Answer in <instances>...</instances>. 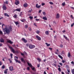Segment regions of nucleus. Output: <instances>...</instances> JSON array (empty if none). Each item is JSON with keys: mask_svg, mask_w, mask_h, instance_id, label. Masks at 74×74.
I'll return each instance as SVG.
<instances>
[{"mask_svg": "<svg viewBox=\"0 0 74 74\" xmlns=\"http://www.w3.org/2000/svg\"><path fill=\"white\" fill-rule=\"evenodd\" d=\"M63 36H64V38H65V39H66V40H69V38H67V37L65 35H64Z\"/></svg>", "mask_w": 74, "mask_h": 74, "instance_id": "nucleus-21", "label": "nucleus"}, {"mask_svg": "<svg viewBox=\"0 0 74 74\" xmlns=\"http://www.w3.org/2000/svg\"><path fill=\"white\" fill-rule=\"evenodd\" d=\"M0 34H3V32L1 30H0Z\"/></svg>", "mask_w": 74, "mask_h": 74, "instance_id": "nucleus-37", "label": "nucleus"}, {"mask_svg": "<svg viewBox=\"0 0 74 74\" xmlns=\"http://www.w3.org/2000/svg\"><path fill=\"white\" fill-rule=\"evenodd\" d=\"M59 64L60 65H61V66H63V64H62V63H60Z\"/></svg>", "mask_w": 74, "mask_h": 74, "instance_id": "nucleus-54", "label": "nucleus"}, {"mask_svg": "<svg viewBox=\"0 0 74 74\" xmlns=\"http://www.w3.org/2000/svg\"><path fill=\"white\" fill-rule=\"evenodd\" d=\"M12 28L11 27H6L5 28L3 29L4 32H5L7 34H9L10 33V32L12 31Z\"/></svg>", "mask_w": 74, "mask_h": 74, "instance_id": "nucleus-1", "label": "nucleus"}, {"mask_svg": "<svg viewBox=\"0 0 74 74\" xmlns=\"http://www.w3.org/2000/svg\"><path fill=\"white\" fill-rule=\"evenodd\" d=\"M3 45V44L0 43V47H1Z\"/></svg>", "mask_w": 74, "mask_h": 74, "instance_id": "nucleus-58", "label": "nucleus"}, {"mask_svg": "<svg viewBox=\"0 0 74 74\" xmlns=\"http://www.w3.org/2000/svg\"><path fill=\"white\" fill-rule=\"evenodd\" d=\"M46 44L47 45V47H49L50 45V44H48L47 43H46Z\"/></svg>", "mask_w": 74, "mask_h": 74, "instance_id": "nucleus-30", "label": "nucleus"}, {"mask_svg": "<svg viewBox=\"0 0 74 74\" xmlns=\"http://www.w3.org/2000/svg\"><path fill=\"white\" fill-rule=\"evenodd\" d=\"M63 45H60V47H61V48H63Z\"/></svg>", "mask_w": 74, "mask_h": 74, "instance_id": "nucleus-52", "label": "nucleus"}, {"mask_svg": "<svg viewBox=\"0 0 74 74\" xmlns=\"http://www.w3.org/2000/svg\"><path fill=\"white\" fill-rule=\"evenodd\" d=\"M67 71H68V73H70V70H69V69H68L67 70Z\"/></svg>", "mask_w": 74, "mask_h": 74, "instance_id": "nucleus-62", "label": "nucleus"}, {"mask_svg": "<svg viewBox=\"0 0 74 74\" xmlns=\"http://www.w3.org/2000/svg\"><path fill=\"white\" fill-rule=\"evenodd\" d=\"M21 60L22 62H23V63H25L26 62H25V60H24L23 58H21Z\"/></svg>", "mask_w": 74, "mask_h": 74, "instance_id": "nucleus-12", "label": "nucleus"}, {"mask_svg": "<svg viewBox=\"0 0 74 74\" xmlns=\"http://www.w3.org/2000/svg\"><path fill=\"white\" fill-rule=\"evenodd\" d=\"M5 3H6V4H8V1H6Z\"/></svg>", "mask_w": 74, "mask_h": 74, "instance_id": "nucleus-53", "label": "nucleus"}, {"mask_svg": "<svg viewBox=\"0 0 74 74\" xmlns=\"http://www.w3.org/2000/svg\"><path fill=\"white\" fill-rule=\"evenodd\" d=\"M1 42H4V40L3 38H1L0 39Z\"/></svg>", "mask_w": 74, "mask_h": 74, "instance_id": "nucleus-10", "label": "nucleus"}, {"mask_svg": "<svg viewBox=\"0 0 74 74\" xmlns=\"http://www.w3.org/2000/svg\"><path fill=\"white\" fill-rule=\"evenodd\" d=\"M60 16V15H59V14H57L56 15V18H59Z\"/></svg>", "mask_w": 74, "mask_h": 74, "instance_id": "nucleus-18", "label": "nucleus"}, {"mask_svg": "<svg viewBox=\"0 0 74 74\" xmlns=\"http://www.w3.org/2000/svg\"><path fill=\"white\" fill-rule=\"evenodd\" d=\"M27 64L30 67H33V66H32V64H30L29 63L27 62Z\"/></svg>", "mask_w": 74, "mask_h": 74, "instance_id": "nucleus-14", "label": "nucleus"}, {"mask_svg": "<svg viewBox=\"0 0 74 74\" xmlns=\"http://www.w3.org/2000/svg\"><path fill=\"white\" fill-rule=\"evenodd\" d=\"M32 69L34 71H36V69H35V68L34 67L32 68Z\"/></svg>", "mask_w": 74, "mask_h": 74, "instance_id": "nucleus-22", "label": "nucleus"}, {"mask_svg": "<svg viewBox=\"0 0 74 74\" xmlns=\"http://www.w3.org/2000/svg\"><path fill=\"white\" fill-rule=\"evenodd\" d=\"M71 72L73 74H74V69L71 70Z\"/></svg>", "mask_w": 74, "mask_h": 74, "instance_id": "nucleus-29", "label": "nucleus"}, {"mask_svg": "<svg viewBox=\"0 0 74 74\" xmlns=\"http://www.w3.org/2000/svg\"><path fill=\"white\" fill-rule=\"evenodd\" d=\"M41 11H42L41 10H39V13H41Z\"/></svg>", "mask_w": 74, "mask_h": 74, "instance_id": "nucleus-56", "label": "nucleus"}, {"mask_svg": "<svg viewBox=\"0 0 74 74\" xmlns=\"http://www.w3.org/2000/svg\"><path fill=\"white\" fill-rule=\"evenodd\" d=\"M62 62L64 63L65 62H66V60H62Z\"/></svg>", "mask_w": 74, "mask_h": 74, "instance_id": "nucleus-43", "label": "nucleus"}, {"mask_svg": "<svg viewBox=\"0 0 74 74\" xmlns=\"http://www.w3.org/2000/svg\"><path fill=\"white\" fill-rule=\"evenodd\" d=\"M29 47L30 49H33V48H35V46L34 45H32V44H29Z\"/></svg>", "mask_w": 74, "mask_h": 74, "instance_id": "nucleus-2", "label": "nucleus"}, {"mask_svg": "<svg viewBox=\"0 0 74 74\" xmlns=\"http://www.w3.org/2000/svg\"><path fill=\"white\" fill-rule=\"evenodd\" d=\"M65 4H66L65 2H64L62 3V5L63 6H64V5H65Z\"/></svg>", "mask_w": 74, "mask_h": 74, "instance_id": "nucleus-31", "label": "nucleus"}, {"mask_svg": "<svg viewBox=\"0 0 74 74\" xmlns=\"http://www.w3.org/2000/svg\"><path fill=\"white\" fill-rule=\"evenodd\" d=\"M22 40L24 42H25V43H26V42H27V40H26L25 38H22Z\"/></svg>", "mask_w": 74, "mask_h": 74, "instance_id": "nucleus-5", "label": "nucleus"}, {"mask_svg": "<svg viewBox=\"0 0 74 74\" xmlns=\"http://www.w3.org/2000/svg\"><path fill=\"white\" fill-rule=\"evenodd\" d=\"M21 55H22L23 56H24V53H21Z\"/></svg>", "mask_w": 74, "mask_h": 74, "instance_id": "nucleus-60", "label": "nucleus"}, {"mask_svg": "<svg viewBox=\"0 0 74 74\" xmlns=\"http://www.w3.org/2000/svg\"><path fill=\"white\" fill-rule=\"evenodd\" d=\"M53 23H55V24H56V22L54 21H53Z\"/></svg>", "mask_w": 74, "mask_h": 74, "instance_id": "nucleus-57", "label": "nucleus"}, {"mask_svg": "<svg viewBox=\"0 0 74 74\" xmlns=\"http://www.w3.org/2000/svg\"><path fill=\"white\" fill-rule=\"evenodd\" d=\"M42 19L45 21H47V17L46 16L43 17Z\"/></svg>", "mask_w": 74, "mask_h": 74, "instance_id": "nucleus-13", "label": "nucleus"}, {"mask_svg": "<svg viewBox=\"0 0 74 74\" xmlns=\"http://www.w3.org/2000/svg\"><path fill=\"white\" fill-rule=\"evenodd\" d=\"M29 44L27 43L26 45V46L27 47H28V46H29Z\"/></svg>", "mask_w": 74, "mask_h": 74, "instance_id": "nucleus-55", "label": "nucleus"}, {"mask_svg": "<svg viewBox=\"0 0 74 74\" xmlns=\"http://www.w3.org/2000/svg\"><path fill=\"white\" fill-rule=\"evenodd\" d=\"M7 42H9L10 44H13V42L12 41H11L10 40H7Z\"/></svg>", "mask_w": 74, "mask_h": 74, "instance_id": "nucleus-8", "label": "nucleus"}, {"mask_svg": "<svg viewBox=\"0 0 74 74\" xmlns=\"http://www.w3.org/2000/svg\"><path fill=\"white\" fill-rule=\"evenodd\" d=\"M4 73L5 74H7V71H6V70H5Z\"/></svg>", "mask_w": 74, "mask_h": 74, "instance_id": "nucleus-38", "label": "nucleus"}, {"mask_svg": "<svg viewBox=\"0 0 74 74\" xmlns=\"http://www.w3.org/2000/svg\"><path fill=\"white\" fill-rule=\"evenodd\" d=\"M23 6L24 7L26 8V7L28 6V4H27V3H25L23 5Z\"/></svg>", "mask_w": 74, "mask_h": 74, "instance_id": "nucleus-7", "label": "nucleus"}, {"mask_svg": "<svg viewBox=\"0 0 74 74\" xmlns=\"http://www.w3.org/2000/svg\"><path fill=\"white\" fill-rule=\"evenodd\" d=\"M53 64L54 66H55V67H56V66H57L56 64Z\"/></svg>", "mask_w": 74, "mask_h": 74, "instance_id": "nucleus-61", "label": "nucleus"}, {"mask_svg": "<svg viewBox=\"0 0 74 74\" xmlns=\"http://www.w3.org/2000/svg\"><path fill=\"white\" fill-rule=\"evenodd\" d=\"M43 15L44 16H45L46 15V13H45V12H43Z\"/></svg>", "mask_w": 74, "mask_h": 74, "instance_id": "nucleus-34", "label": "nucleus"}, {"mask_svg": "<svg viewBox=\"0 0 74 74\" xmlns=\"http://www.w3.org/2000/svg\"><path fill=\"white\" fill-rule=\"evenodd\" d=\"M32 10L31 8L29 9L28 12H32Z\"/></svg>", "mask_w": 74, "mask_h": 74, "instance_id": "nucleus-35", "label": "nucleus"}, {"mask_svg": "<svg viewBox=\"0 0 74 74\" xmlns=\"http://www.w3.org/2000/svg\"><path fill=\"white\" fill-rule=\"evenodd\" d=\"M23 15V14H22V12H21L19 14V16H22Z\"/></svg>", "mask_w": 74, "mask_h": 74, "instance_id": "nucleus-33", "label": "nucleus"}, {"mask_svg": "<svg viewBox=\"0 0 74 74\" xmlns=\"http://www.w3.org/2000/svg\"><path fill=\"white\" fill-rule=\"evenodd\" d=\"M58 71H60V72H61V69H60V68H58Z\"/></svg>", "mask_w": 74, "mask_h": 74, "instance_id": "nucleus-42", "label": "nucleus"}, {"mask_svg": "<svg viewBox=\"0 0 74 74\" xmlns=\"http://www.w3.org/2000/svg\"><path fill=\"white\" fill-rule=\"evenodd\" d=\"M68 56L69 57V58H70V57H71V55H70V53H69L68 55Z\"/></svg>", "mask_w": 74, "mask_h": 74, "instance_id": "nucleus-25", "label": "nucleus"}, {"mask_svg": "<svg viewBox=\"0 0 74 74\" xmlns=\"http://www.w3.org/2000/svg\"><path fill=\"white\" fill-rule=\"evenodd\" d=\"M19 4V1L16 0L15 2V4H16V5H18Z\"/></svg>", "mask_w": 74, "mask_h": 74, "instance_id": "nucleus-6", "label": "nucleus"}, {"mask_svg": "<svg viewBox=\"0 0 74 74\" xmlns=\"http://www.w3.org/2000/svg\"><path fill=\"white\" fill-rule=\"evenodd\" d=\"M3 10H7V7H6V6H5V5H3Z\"/></svg>", "mask_w": 74, "mask_h": 74, "instance_id": "nucleus-4", "label": "nucleus"}, {"mask_svg": "<svg viewBox=\"0 0 74 74\" xmlns=\"http://www.w3.org/2000/svg\"><path fill=\"white\" fill-rule=\"evenodd\" d=\"M58 56L59 57H60V58L61 59H63V57L62 56H61V55H58Z\"/></svg>", "mask_w": 74, "mask_h": 74, "instance_id": "nucleus-19", "label": "nucleus"}, {"mask_svg": "<svg viewBox=\"0 0 74 74\" xmlns=\"http://www.w3.org/2000/svg\"><path fill=\"white\" fill-rule=\"evenodd\" d=\"M49 3L50 4H51V5L53 4V2H49Z\"/></svg>", "mask_w": 74, "mask_h": 74, "instance_id": "nucleus-46", "label": "nucleus"}, {"mask_svg": "<svg viewBox=\"0 0 74 74\" xmlns=\"http://www.w3.org/2000/svg\"><path fill=\"white\" fill-rule=\"evenodd\" d=\"M44 74H47V73H46V72L45 71L44 72Z\"/></svg>", "mask_w": 74, "mask_h": 74, "instance_id": "nucleus-64", "label": "nucleus"}, {"mask_svg": "<svg viewBox=\"0 0 74 74\" xmlns=\"http://www.w3.org/2000/svg\"><path fill=\"white\" fill-rule=\"evenodd\" d=\"M62 53L63 55H65V53L64 51H62Z\"/></svg>", "mask_w": 74, "mask_h": 74, "instance_id": "nucleus-41", "label": "nucleus"}, {"mask_svg": "<svg viewBox=\"0 0 74 74\" xmlns=\"http://www.w3.org/2000/svg\"><path fill=\"white\" fill-rule=\"evenodd\" d=\"M45 33L46 35H48L49 34V32L48 31H46L45 32Z\"/></svg>", "mask_w": 74, "mask_h": 74, "instance_id": "nucleus-16", "label": "nucleus"}, {"mask_svg": "<svg viewBox=\"0 0 74 74\" xmlns=\"http://www.w3.org/2000/svg\"><path fill=\"white\" fill-rule=\"evenodd\" d=\"M27 70L29 71V70H30V67H27Z\"/></svg>", "mask_w": 74, "mask_h": 74, "instance_id": "nucleus-44", "label": "nucleus"}, {"mask_svg": "<svg viewBox=\"0 0 74 74\" xmlns=\"http://www.w3.org/2000/svg\"><path fill=\"white\" fill-rule=\"evenodd\" d=\"M16 11H21V10L20 9H16Z\"/></svg>", "mask_w": 74, "mask_h": 74, "instance_id": "nucleus-32", "label": "nucleus"}, {"mask_svg": "<svg viewBox=\"0 0 74 74\" xmlns=\"http://www.w3.org/2000/svg\"><path fill=\"white\" fill-rule=\"evenodd\" d=\"M23 53H24V55H25H25H27V53L25 51H24Z\"/></svg>", "mask_w": 74, "mask_h": 74, "instance_id": "nucleus-50", "label": "nucleus"}, {"mask_svg": "<svg viewBox=\"0 0 74 74\" xmlns=\"http://www.w3.org/2000/svg\"><path fill=\"white\" fill-rule=\"evenodd\" d=\"M41 5H42V6H43V5H45V3H41Z\"/></svg>", "mask_w": 74, "mask_h": 74, "instance_id": "nucleus-48", "label": "nucleus"}, {"mask_svg": "<svg viewBox=\"0 0 74 74\" xmlns=\"http://www.w3.org/2000/svg\"><path fill=\"white\" fill-rule=\"evenodd\" d=\"M71 18H73V15H71Z\"/></svg>", "mask_w": 74, "mask_h": 74, "instance_id": "nucleus-63", "label": "nucleus"}, {"mask_svg": "<svg viewBox=\"0 0 74 74\" xmlns=\"http://www.w3.org/2000/svg\"><path fill=\"white\" fill-rule=\"evenodd\" d=\"M40 30H37L36 31V32L37 34H39V33H40Z\"/></svg>", "mask_w": 74, "mask_h": 74, "instance_id": "nucleus-20", "label": "nucleus"}, {"mask_svg": "<svg viewBox=\"0 0 74 74\" xmlns=\"http://www.w3.org/2000/svg\"><path fill=\"white\" fill-rule=\"evenodd\" d=\"M71 64H73V65H74V62L72 61L71 62Z\"/></svg>", "mask_w": 74, "mask_h": 74, "instance_id": "nucleus-49", "label": "nucleus"}, {"mask_svg": "<svg viewBox=\"0 0 74 74\" xmlns=\"http://www.w3.org/2000/svg\"><path fill=\"white\" fill-rule=\"evenodd\" d=\"M28 29H29V31H30L32 30V29H31V27H29L28 28Z\"/></svg>", "mask_w": 74, "mask_h": 74, "instance_id": "nucleus-47", "label": "nucleus"}, {"mask_svg": "<svg viewBox=\"0 0 74 74\" xmlns=\"http://www.w3.org/2000/svg\"><path fill=\"white\" fill-rule=\"evenodd\" d=\"M13 17L14 18H17V15L16 14H15L14 15V16H13Z\"/></svg>", "mask_w": 74, "mask_h": 74, "instance_id": "nucleus-23", "label": "nucleus"}, {"mask_svg": "<svg viewBox=\"0 0 74 74\" xmlns=\"http://www.w3.org/2000/svg\"><path fill=\"white\" fill-rule=\"evenodd\" d=\"M74 23H73L71 25V27H73V26H74Z\"/></svg>", "mask_w": 74, "mask_h": 74, "instance_id": "nucleus-51", "label": "nucleus"}, {"mask_svg": "<svg viewBox=\"0 0 74 74\" xmlns=\"http://www.w3.org/2000/svg\"><path fill=\"white\" fill-rule=\"evenodd\" d=\"M4 15L5 16H8V17H9V15H8L7 14L5 13L4 14Z\"/></svg>", "mask_w": 74, "mask_h": 74, "instance_id": "nucleus-27", "label": "nucleus"}, {"mask_svg": "<svg viewBox=\"0 0 74 74\" xmlns=\"http://www.w3.org/2000/svg\"><path fill=\"white\" fill-rule=\"evenodd\" d=\"M29 18H30V19H33V16H30L29 17Z\"/></svg>", "mask_w": 74, "mask_h": 74, "instance_id": "nucleus-36", "label": "nucleus"}, {"mask_svg": "<svg viewBox=\"0 0 74 74\" xmlns=\"http://www.w3.org/2000/svg\"><path fill=\"white\" fill-rule=\"evenodd\" d=\"M36 38H37V39H38V40H39V41H40L41 39L40 37L37 35L36 36Z\"/></svg>", "mask_w": 74, "mask_h": 74, "instance_id": "nucleus-11", "label": "nucleus"}, {"mask_svg": "<svg viewBox=\"0 0 74 74\" xmlns=\"http://www.w3.org/2000/svg\"><path fill=\"white\" fill-rule=\"evenodd\" d=\"M37 60H38L39 62H41V59H40L39 58H37Z\"/></svg>", "mask_w": 74, "mask_h": 74, "instance_id": "nucleus-26", "label": "nucleus"}, {"mask_svg": "<svg viewBox=\"0 0 74 74\" xmlns=\"http://www.w3.org/2000/svg\"><path fill=\"white\" fill-rule=\"evenodd\" d=\"M14 60H15V61H16V63H18V60L17 59H14Z\"/></svg>", "mask_w": 74, "mask_h": 74, "instance_id": "nucleus-39", "label": "nucleus"}, {"mask_svg": "<svg viewBox=\"0 0 74 74\" xmlns=\"http://www.w3.org/2000/svg\"><path fill=\"white\" fill-rule=\"evenodd\" d=\"M27 27H28V25H25V29H27Z\"/></svg>", "mask_w": 74, "mask_h": 74, "instance_id": "nucleus-28", "label": "nucleus"}, {"mask_svg": "<svg viewBox=\"0 0 74 74\" xmlns=\"http://www.w3.org/2000/svg\"><path fill=\"white\" fill-rule=\"evenodd\" d=\"M36 7L37 8H40L41 7V5L38 6V4H36Z\"/></svg>", "mask_w": 74, "mask_h": 74, "instance_id": "nucleus-9", "label": "nucleus"}, {"mask_svg": "<svg viewBox=\"0 0 74 74\" xmlns=\"http://www.w3.org/2000/svg\"><path fill=\"white\" fill-rule=\"evenodd\" d=\"M21 21L22 22H24L26 21V20H25V19H23V20H21Z\"/></svg>", "mask_w": 74, "mask_h": 74, "instance_id": "nucleus-24", "label": "nucleus"}, {"mask_svg": "<svg viewBox=\"0 0 74 74\" xmlns=\"http://www.w3.org/2000/svg\"><path fill=\"white\" fill-rule=\"evenodd\" d=\"M14 23H15V24L16 26H17L18 25V24H19V23H18V21H17V22L14 21Z\"/></svg>", "mask_w": 74, "mask_h": 74, "instance_id": "nucleus-17", "label": "nucleus"}, {"mask_svg": "<svg viewBox=\"0 0 74 74\" xmlns=\"http://www.w3.org/2000/svg\"><path fill=\"white\" fill-rule=\"evenodd\" d=\"M8 60H9L10 63H12V61L11 60H10V59H9Z\"/></svg>", "mask_w": 74, "mask_h": 74, "instance_id": "nucleus-45", "label": "nucleus"}, {"mask_svg": "<svg viewBox=\"0 0 74 74\" xmlns=\"http://www.w3.org/2000/svg\"><path fill=\"white\" fill-rule=\"evenodd\" d=\"M34 25H35V26H37V25H36V23H34Z\"/></svg>", "mask_w": 74, "mask_h": 74, "instance_id": "nucleus-59", "label": "nucleus"}, {"mask_svg": "<svg viewBox=\"0 0 74 74\" xmlns=\"http://www.w3.org/2000/svg\"><path fill=\"white\" fill-rule=\"evenodd\" d=\"M2 69H4V68H5V66L4 65H3V66H1Z\"/></svg>", "mask_w": 74, "mask_h": 74, "instance_id": "nucleus-40", "label": "nucleus"}, {"mask_svg": "<svg viewBox=\"0 0 74 74\" xmlns=\"http://www.w3.org/2000/svg\"><path fill=\"white\" fill-rule=\"evenodd\" d=\"M9 69L10 71H12V70H13V67H12V66H10Z\"/></svg>", "mask_w": 74, "mask_h": 74, "instance_id": "nucleus-15", "label": "nucleus"}, {"mask_svg": "<svg viewBox=\"0 0 74 74\" xmlns=\"http://www.w3.org/2000/svg\"><path fill=\"white\" fill-rule=\"evenodd\" d=\"M9 47L10 48V49H11L12 52H13V53H16V51H15L14 49L12 48V47H10V46H9Z\"/></svg>", "mask_w": 74, "mask_h": 74, "instance_id": "nucleus-3", "label": "nucleus"}]
</instances>
